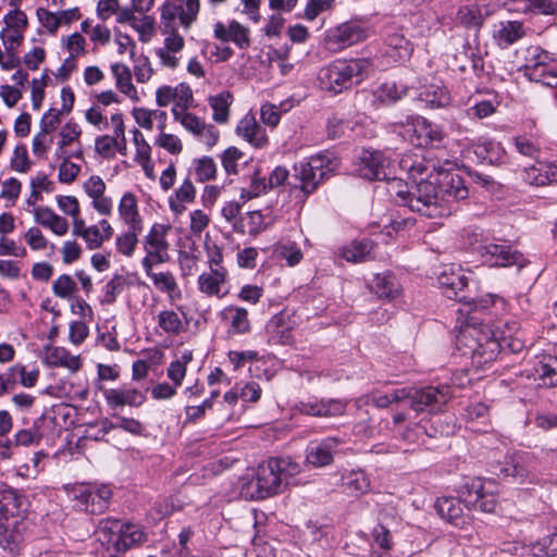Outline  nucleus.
Segmentation results:
<instances>
[{"label":"nucleus","mask_w":557,"mask_h":557,"mask_svg":"<svg viewBox=\"0 0 557 557\" xmlns=\"http://www.w3.org/2000/svg\"><path fill=\"white\" fill-rule=\"evenodd\" d=\"M370 289L379 298L393 299L400 293V285L397 278L389 272L376 274L370 284Z\"/></svg>","instance_id":"obj_32"},{"label":"nucleus","mask_w":557,"mask_h":557,"mask_svg":"<svg viewBox=\"0 0 557 557\" xmlns=\"http://www.w3.org/2000/svg\"><path fill=\"white\" fill-rule=\"evenodd\" d=\"M159 326L169 334H178L183 330L180 314L173 310H164L158 314Z\"/></svg>","instance_id":"obj_49"},{"label":"nucleus","mask_w":557,"mask_h":557,"mask_svg":"<svg viewBox=\"0 0 557 557\" xmlns=\"http://www.w3.org/2000/svg\"><path fill=\"white\" fill-rule=\"evenodd\" d=\"M368 69L369 61L366 59H337L320 70V86L324 90L339 94L359 84Z\"/></svg>","instance_id":"obj_4"},{"label":"nucleus","mask_w":557,"mask_h":557,"mask_svg":"<svg viewBox=\"0 0 557 557\" xmlns=\"http://www.w3.org/2000/svg\"><path fill=\"white\" fill-rule=\"evenodd\" d=\"M364 38L362 28L354 23H344L327 32V49L336 52L350 47Z\"/></svg>","instance_id":"obj_14"},{"label":"nucleus","mask_w":557,"mask_h":557,"mask_svg":"<svg viewBox=\"0 0 557 557\" xmlns=\"http://www.w3.org/2000/svg\"><path fill=\"white\" fill-rule=\"evenodd\" d=\"M407 94L405 87L399 88L394 82L383 83L375 91L376 99L384 103L389 104L400 100Z\"/></svg>","instance_id":"obj_47"},{"label":"nucleus","mask_w":557,"mask_h":557,"mask_svg":"<svg viewBox=\"0 0 557 557\" xmlns=\"http://www.w3.org/2000/svg\"><path fill=\"white\" fill-rule=\"evenodd\" d=\"M399 166L416 183L409 208L422 215L433 219L448 216L451 213L450 202L469 196V189L459 174L445 171L422 156L406 154L400 159Z\"/></svg>","instance_id":"obj_1"},{"label":"nucleus","mask_w":557,"mask_h":557,"mask_svg":"<svg viewBox=\"0 0 557 557\" xmlns=\"http://www.w3.org/2000/svg\"><path fill=\"white\" fill-rule=\"evenodd\" d=\"M407 395V388L394 389L391 393L386 394L373 393L371 395H363L357 398L356 406L358 408H361L362 406L372 403L377 408H386L392 404L405 401Z\"/></svg>","instance_id":"obj_33"},{"label":"nucleus","mask_w":557,"mask_h":557,"mask_svg":"<svg viewBox=\"0 0 557 557\" xmlns=\"http://www.w3.org/2000/svg\"><path fill=\"white\" fill-rule=\"evenodd\" d=\"M133 116L140 127L151 131L154 119H163L164 111L135 108L133 109Z\"/></svg>","instance_id":"obj_54"},{"label":"nucleus","mask_w":557,"mask_h":557,"mask_svg":"<svg viewBox=\"0 0 557 557\" xmlns=\"http://www.w3.org/2000/svg\"><path fill=\"white\" fill-rule=\"evenodd\" d=\"M497 468L498 469L495 470L496 474L503 475L505 478L510 476L519 480L520 482H523L529 475L528 470L522 463V457L520 455L506 457L504 463H499Z\"/></svg>","instance_id":"obj_40"},{"label":"nucleus","mask_w":557,"mask_h":557,"mask_svg":"<svg viewBox=\"0 0 557 557\" xmlns=\"http://www.w3.org/2000/svg\"><path fill=\"white\" fill-rule=\"evenodd\" d=\"M172 231L171 224L153 223L148 230L147 234L143 237V249L145 257L141 260V267H149V264H162L170 261L169 234Z\"/></svg>","instance_id":"obj_7"},{"label":"nucleus","mask_w":557,"mask_h":557,"mask_svg":"<svg viewBox=\"0 0 557 557\" xmlns=\"http://www.w3.org/2000/svg\"><path fill=\"white\" fill-rule=\"evenodd\" d=\"M232 100V95L228 91H222L209 98V104L213 110L212 117L215 122L224 124L228 121Z\"/></svg>","instance_id":"obj_42"},{"label":"nucleus","mask_w":557,"mask_h":557,"mask_svg":"<svg viewBox=\"0 0 557 557\" xmlns=\"http://www.w3.org/2000/svg\"><path fill=\"white\" fill-rule=\"evenodd\" d=\"M534 556H554L557 554V533H553L533 546Z\"/></svg>","instance_id":"obj_64"},{"label":"nucleus","mask_w":557,"mask_h":557,"mask_svg":"<svg viewBox=\"0 0 557 557\" xmlns=\"http://www.w3.org/2000/svg\"><path fill=\"white\" fill-rule=\"evenodd\" d=\"M53 143V136L50 133L39 131L33 138L32 150L37 158H46L48 150Z\"/></svg>","instance_id":"obj_61"},{"label":"nucleus","mask_w":557,"mask_h":557,"mask_svg":"<svg viewBox=\"0 0 557 557\" xmlns=\"http://www.w3.org/2000/svg\"><path fill=\"white\" fill-rule=\"evenodd\" d=\"M23 239L34 251L45 250L48 247V239L37 226L29 227L24 234Z\"/></svg>","instance_id":"obj_57"},{"label":"nucleus","mask_w":557,"mask_h":557,"mask_svg":"<svg viewBox=\"0 0 557 557\" xmlns=\"http://www.w3.org/2000/svg\"><path fill=\"white\" fill-rule=\"evenodd\" d=\"M222 320L227 325L228 334H245L250 331L248 311L237 306H228L221 312Z\"/></svg>","instance_id":"obj_26"},{"label":"nucleus","mask_w":557,"mask_h":557,"mask_svg":"<svg viewBox=\"0 0 557 557\" xmlns=\"http://www.w3.org/2000/svg\"><path fill=\"white\" fill-rule=\"evenodd\" d=\"M81 134L82 129L75 122L70 121L62 126L60 131V140L58 143L59 147L55 152L58 158L63 157L65 147L78 141Z\"/></svg>","instance_id":"obj_46"},{"label":"nucleus","mask_w":557,"mask_h":557,"mask_svg":"<svg viewBox=\"0 0 557 557\" xmlns=\"http://www.w3.org/2000/svg\"><path fill=\"white\" fill-rule=\"evenodd\" d=\"M195 175L198 181L206 182L215 176L216 165L212 158L202 157L194 161Z\"/></svg>","instance_id":"obj_56"},{"label":"nucleus","mask_w":557,"mask_h":557,"mask_svg":"<svg viewBox=\"0 0 557 557\" xmlns=\"http://www.w3.org/2000/svg\"><path fill=\"white\" fill-rule=\"evenodd\" d=\"M419 99L430 108H444L450 103L448 90L441 84H430L423 87Z\"/></svg>","instance_id":"obj_37"},{"label":"nucleus","mask_w":557,"mask_h":557,"mask_svg":"<svg viewBox=\"0 0 557 557\" xmlns=\"http://www.w3.org/2000/svg\"><path fill=\"white\" fill-rule=\"evenodd\" d=\"M62 44L70 53V57L67 58V63H71L72 67H76L75 59L78 55L84 54L86 52L85 38L81 34L74 33L67 37L62 38Z\"/></svg>","instance_id":"obj_48"},{"label":"nucleus","mask_w":557,"mask_h":557,"mask_svg":"<svg viewBox=\"0 0 557 557\" xmlns=\"http://www.w3.org/2000/svg\"><path fill=\"white\" fill-rule=\"evenodd\" d=\"M437 281L447 298H456L459 301H467V297L459 295L468 285V277L461 267L447 264L441 268Z\"/></svg>","instance_id":"obj_13"},{"label":"nucleus","mask_w":557,"mask_h":557,"mask_svg":"<svg viewBox=\"0 0 557 557\" xmlns=\"http://www.w3.org/2000/svg\"><path fill=\"white\" fill-rule=\"evenodd\" d=\"M301 412L314 417H337L346 410V403L341 399H322L301 403Z\"/></svg>","instance_id":"obj_24"},{"label":"nucleus","mask_w":557,"mask_h":557,"mask_svg":"<svg viewBox=\"0 0 557 557\" xmlns=\"http://www.w3.org/2000/svg\"><path fill=\"white\" fill-rule=\"evenodd\" d=\"M460 496L468 509H479L482 512H494L498 498L492 482H483L480 478L470 479L460 491Z\"/></svg>","instance_id":"obj_8"},{"label":"nucleus","mask_w":557,"mask_h":557,"mask_svg":"<svg viewBox=\"0 0 557 557\" xmlns=\"http://www.w3.org/2000/svg\"><path fill=\"white\" fill-rule=\"evenodd\" d=\"M372 249L371 240L354 242L341 250V257L348 262L359 263L368 260Z\"/></svg>","instance_id":"obj_41"},{"label":"nucleus","mask_w":557,"mask_h":557,"mask_svg":"<svg viewBox=\"0 0 557 557\" xmlns=\"http://www.w3.org/2000/svg\"><path fill=\"white\" fill-rule=\"evenodd\" d=\"M525 35L523 24L519 21H504L495 25L493 38L498 47L506 49Z\"/></svg>","instance_id":"obj_21"},{"label":"nucleus","mask_w":557,"mask_h":557,"mask_svg":"<svg viewBox=\"0 0 557 557\" xmlns=\"http://www.w3.org/2000/svg\"><path fill=\"white\" fill-rule=\"evenodd\" d=\"M244 157V153L236 147H228L226 148L222 156H221V162L222 166L225 170L227 174H237V162L242 160Z\"/></svg>","instance_id":"obj_62"},{"label":"nucleus","mask_w":557,"mask_h":557,"mask_svg":"<svg viewBox=\"0 0 557 557\" xmlns=\"http://www.w3.org/2000/svg\"><path fill=\"white\" fill-rule=\"evenodd\" d=\"M46 363L51 367H62L72 372L79 370L82 362L79 356H73L64 347H48Z\"/></svg>","instance_id":"obj_31"},{"label":"nucleus","mask_w":557,"mask_h":557,"mask_svg":"<svg viewBox=\"0 0 557 557\" xmlns=\"http://www.w3.org/2000/svg\"><path fill=\"white\" fill-rule=\"evenodd\" d=\"M277 255L285 259L289 267L298 264L302 259V252L295 243L280 244L276 248Z\"/></svg>","instance_id":"obj_58"},{"label":"nucleus","mask_w":557,"mask_h":557,"mask_svg":"<svg viewBox=\"0 0 557 557\" xmlns=\"http://www.w3.org/2000/svg\"><path fill=\"white\" fill-rule=\"evenodd\" d=\"M96 536L110 557H117L121 553L147 540V535L139 525L123 523L116 519L100 521Z\"/></svg>","instance_id":"obj_3"},{"label":"nucleus","mask_w":557,"mask_h":557,"mask_svg":"<svg viewBox=\"0 0 557 557\" xmlns=\"http://www.w3.org/2000/svg\"><path fill=\"white\" fill-rule=\"evenodd\" d=\"M51 289L55 297L69 301L76 296L78 287L70 274H61L52 282Z\"/></svg>","instance_id":"obj_45"},{"label":"nucleus","mask_w":557,"mask_h":557,"mask_svg":"<svg viewBox=\"0 0 557 557\" xmlns=\"http://www.w3.org/2000/svg\"><path fill=\"white\" fill-rule=\"evenodd\" d=\"M397 125L405 126L403 122L395 124V126ZM406 127V133H412L409 140L416 146H435L445 138L442 127L432 124L422 116H408Z\"/></svg>","instance_id":"obj_12"},{"label":"nucleus","mask_w":557,"mask_h":557,"mask_svg":"<svg viewBox=\"0 0 557 557\" xmlns=\"http://www.w3.org/2000/svg\"><path fill=\"white\" fill-rule=\"evenodd\" d=\"M481 255L492 267H524L525 259L523 256L512 250L505 244H486L481 248Z\"/></svg>","instance_id":"obj_16"},{"label":"nucleus","mask_w":557,"mask_h":557,"mask_svg":"<svg viewBox=\"0 0 557 557\" xmlns=\"http://www.w3.org/2000/svg\"><path fill=\"white\" fill-rule=\"evenodd\" d=\"M34 221L40 226L50 230L57 236H63L69 231L66 219L57 214L47 206H39L32 210Z\"/></svg>","instance_id":"obj_20"},{"label":"nucleus","mask_w":557,"mask_h":557,"mask_svg":"<svg viewBox=\"0 0 557 557\" xmlns=\"http://www.w3.org/2000/svg\"><path fill=\"white\" fill-rule=\"evenodd\" d=\"M226 277V270L213 269L209 272H203L198 277V288L206 295L221 296V286L225 283Z\"/></svg>","instance_id":"obj_34"},{"label":"nucleus","mask_w":557,"mask_h":557,"mask_svg":"<svg viewBox=\"0 0 557 557\" xmlns=\"http://www.w3.org/2000/svg\"><path fill=\"white\" fill-rule=\"evenodd\" d=\"M143 228L144 227H139L138 230H135L127 227V231L119 234L115 238L116 251L124 257H133L139 242L138 236L143 232Z\"/></svg>","instance_id":"obj_43"},{"label":"nucleus","mask_w":557,"mask_h":557,"mask_svg":"<svg viewBox=\"0 0 557 557\" xmlns=\"http://www.w3.org/2000/svg\"><path fill=\"white\" fill-rule=\"evenodd\" d=\"M21 190L22 183L15 177H10L1 183L0 198L7 202L5 207H13L16 203Z\"/></svg>","instance_id":"obj_51"},{"label":"nucleus","mask_w":557,"mask_h":557,"mask_svg":"<svg viewBox=\"0 0 557 557\" xmlns=\"http://www.w3.org/2000/svg\"><path fill=\"white\" fill-rule=\"evenodd\" d=\"M406 400L416 412L434 411L445 405L450 398V387L442 385L438 387L428 386L424 388H407Z\"/></svg>","instance_id":"obj_11"},{"label":"nucleus","mask_w":557,"mask_h":557,"mask_svg":"<svg viewBox=\"0 0 557 557\" xmlns=\"http://www.w3.org/2000/svg\"><path fill=\"white\" fill-rule=\"evenodd\" d=\"M370 479L363 470L352 469L342 474V487L350 496H361L370 491Z\"/></svg>","instance_id":"obj_28"},{"label":"nucleus","mask_w":557,"mask_h":557,"mask_svg":"<svg viewBox=\"0 0 557 557\" xmlns=\"http://www.w3.org/2000/svg\"><path fill=\"white\" fill-rule=\"evenodd\" d=\"M172 114L174 116V120L180 122L181 125L188 131L189 133L198 136V134L205 129L206 123L196 116L195 114L184 111L176 113V110H172Z\"/></svg>","instance_id":"obj_52"},{"label":"nucleus","mask_w":557,"mask_h":557,"mask_svg":"<svg viewBox=\"0 0 557 557\" xmlns=\"http://www.w3.org/2000/svg\"><path fill=\"white\" fill-rule=\"evenodd\" d=\"M236 134L255 148H263L268 145L265 129L251 114H246L239 120L236 126Z\"/></svg>","instance_id":"obj_18"},{"label":"nucleus","mask_w":557,"mask_h":557,"mask_svg":"<svg viewBox=\"0 0 557 557\" xmlns=\"http://www.w3.org/2000/svg\"><path fill=\"white\" fill-rule=\"evenodd\" d=\"M175 104L172 110L176 113L187 111L188 108L194 106V95L189 85L181 83L174 87Z\"/></svg>","instance_id":"obj_50"},{"label":"nucleus","mask_w":557,"mask_h":557,"mask_svg":"<svg viewBox=\"0 0 557 557\" xmlns=\"http://www.w3.org/2000/svg\"><path fill=\"white\" fill-rule=\"evenodd\" d=\"M539 380L544 386H557V357H544L535 369Z\"/></svg>","instance_id":"obj_44"},{"label":"nucleus","mask_w":557,"mask_h":557,"mask_svg":"<svg viewBox=\"0 0 557 557\" xmlns=\"http://www.w3.org/2000/svg\"><path fill=\"white\" fill-rule=\"evenodd\" d=\"M300 471L299 463L289 457L270 458L258 466L252 476L239 481V492L245 499H263L283 491L284 482Z\"/></svg>","instance_id":"obj_2"},{"label":"nucleus","mask_w":557,"mask_h":557,"mask_svg":"<svg viewBox=\"0 0 557 557\" xmlns=\"http://www.w3.org/2000/svg\"><path fill=\"white\" fill-rule=\"evenodd\" d=\"M181 8L182 7H176L171 3H164L161 7L160 20L162 25V34L170 33L172 29L177 30L174 22L176 16H178Z\"/></svg>","instance_id":"obj_60"},{"label":"nucleus","mask_w":557,"mask_h":557,"mask_svg":"<svg viewBox=\"0 0 557 557\" xmlns=\"http://www.w3.org/2000/svg\"><path fill=\"white\" fill-rule=\"evenodd\" d=\"M156 264H149V267H143L146 275L152 281L156 288L162 293L168 294L172 299L181 297V290L178 288L174 274L170 271L165 272H153Z\"/></svg>","instance_id":"obj_29"},{"label":"nucleus","mask_w":557,"mask_h":557,"mask_svg":"<svg viewBox=\"0 0 557 557\" xmlns=\"http://www.w3.org/2000/svg\"><path fill=\"white\" fill-rule=\"evenodd\" d=\"M111 72L115 79L116 88L133 100H137V90L132 83V72L129 67L123 63H113L111 65Z\"/></svg>","instance_id":"obj_38"},{"label":"nucleus","mask_w":557,"mask_h":557,"mask_svg":"<svg viewBox=\"0 0 557 557\" xmlns=\"http://www.w3.org/2000/svg\"><path fill=\"white\" fill-rule=\"evenodd\" d=\"M74 506L94 515L103 512L112 497V491L104 484L77 483L64 486Z\"/></svg>","instance_id":"obj_6"},{"label":"nucleus","mask_w":557,"mask_h":557,"mask_svg":"<svg viewBox=\"0 0 557 557\" xmlns=\"http://www.w3.org/2000/svg\"><path fill=\"white\" fill-rule=\"evenodd\" d=\"M156 145L163 148L171 154H178L183 150L182 140L176 135L168 134L165 132H160L156 139Z\"/></svg>","instance_id":"obj_63"},{"label":"nucleus","mask_w":557,"mask_h":557,"mask_svg":"<svg viewBox=\"0 0 557 557\" xmlns=\"http://www.w3.org/2000/svg\"><path fill=\"white\" fill-rule=\"evenodd\" d=\"M103 396L111 408L138 407L146 399L145 394L135 388H109L103 392Z\"/></svg>","instance_id":"obj_22"},{"label":"nucleus","mask_w":557,"mask_h":557,"mask_svg":"<svg viewBox=\"0 0 557 557\" xmlns=\"http://www.w3.org/2000/svg\"><path fill=\"white\" fill-rule=\"evenodd\" d=\"M163 46L154 50L160 60V64L166 69L175 70L181 64L182 51L185 47V39L177 30L164 33Z\"/></svg>","instance_id":"obj_15"},{"label":"nucleus","mask_w":557,"mask_h":557,"mask_svg":"<svg viewBox=\"0 0 557 557\" xmlns=\"http://www.w3.org/2000/svg\"><path fill=\"white\" fill-rule=\"evenodd\" d=\"M386 54L394 62H403L410 58L413 48L408 39L401 33L393 32L387 35L386 40Z\"/></svg>","instance_id":"obj_30"},{"label":"nucleus","mask_w":557,"mask_h":557,"mask_svg":"<svg viewBox=\"0 0 557 557\" xmlns=\"http://www.w3.org/2000/svg\"><path fill=\"white\" fill-rule=\"evenodd\" d=\"M359 160L357 171L361 177L369 181H389L394 178L395 164L384 152L363 149Z\"/></svg>","instance_id":"obj_10"},{"label":"nucleus","mask_w":557,"mask_h":557,"mask_svg":"<svg viewBox=\"0 0 557 557\" xmlns=\"http://www.w3.org/2000/svg\"><path fill=\"white\" fill-rule=\"evenodd\" d=\"M527 64L525 74L530 77V73L534 70L544 72L550 69L549 63L554 60L553 57L539 46H531L527 49Z\"/></svg>","instance_id":"obj_39"},{"label":"nucleus","mask_w":557,"mask_h":557,"mask_svg":"<svg viewBox=\"0 0 557 557\" xmlns=\"http://www.w3.org/2000/svg\"><path fill=\"white\" fill-rule=\"evenodd\" d=\"M339 444L341 441L336 437H326L320 442H311L307 447V462L314 468L331 465Z\"/></svg>","instance_id":"obj_17"},{"label":"nucleus","mask_w":557,"mask_h":557,"mask_svg":"<svg viewBox=\"0 0 557 557\" xmlns=\"http://www.w3.org/2000/svg\"><path fill=\"white\" fill-rule=\"evenodd\" d=\"M462 498L441 497L435 503L436 512L448 522L455 525H462L466 522L461 505Z\"/></svg>","instance_id":"obj_27"},{"label":"nucleus","mask_w":557,"mask_h":557,"mask_svg":"<svg viewBox=\"0 0 557 557\" xmlns=\"http://www.w3.org/2000/svg\"><path fill=\"white\" fill-rule=\"evenodd\" d=\"M523 180L531 185L545 186L557 182V164L537 161L524 169Z\"/></svg>","instance_id":"obj_25"},{"label":"nucleus","mask_w":557,"mask_h":557,"mask_svg":"<svg viewBox=\"0 0 557 557\" xmlns=\"http://www.w3.org/2000/svg\"><path fill=\"white\" fill-rule=\"evenodd\" d=\"M119 216L121 221L131 228L144 227L143 218L139 213L137 197L131 193H124L119 202Z\"/></svg>","instance_id":"obj_23"},{"label":"nucleus","mask_w":557,"mask_h":557,"mask_svg":"<svg viewBox=\"0 0 557 557\" xmlns=\"http://www.w3.org/2000/svg\"><path fill=\"white\" fill-rule=\"evenodd\" d=\"M21 498L17 493L0 483V545L13 550L22 541Z\"/></svg>","instance_id":"obj_5"},{"label":"nucleus","mask_w":557,"mask_h":557,"mask_svg":"<svg viewBox=\"0 0 557 557\" xmlns=\"http://www.w3.org/2000/svg\"><path fill=\"white\" fill-rule=\"evenodd\" d=\"M335 170V164L325 156H314L308 161L299 162L295 166L296 177L300 181V188L306 194H310L331 172Z\"/></svg>","instance_id":"obj_9"},{"label":"nucleus","mask_w":557,"mask_h":557,"mask_svg":"<svg viewBox=\"0 0 557 557\" xmlns=\"http://www.w3.org/2000/svg\"><path fill=\"white\" fill-rule=\"evenodd\" d=\"M125 285V277L123 275L115 274L103 287L102 302L108 305L115 302L117 296L124 290Z\"/></svg>","instance_id":"obj_53"},{"label":"nucleus","mask_w":557,"mask_h":557,"mask_svg":"<svg viewBox=\"0 0 557 557\" xmlns=\"http://www.w3.org/2000/svg\"><path fill=\"white\" fill-rule=\"evenodd\" d=\"M72 234L81 237L89 250L99 249L103 243L101 231L98 225H86L85 221L72 222Z\"/></svg>","instance_id":"obj_35"},{"label":"nucleus","mask_w":557,"mask_h":557,"mask_svg":"<svg viewBox=\"0 0 557 557\" xmlns=\"http://www.w3.org/2000/svg\"><path fill=\"white\" fill-rule=\"evenodd\" d=\"M96 152L104 159H112L115 156V151H119L122 156H126L127 147L126 139L122 141L116 135H102L95 140Z\"/></svg>","instance_id":"obj_36"},{"label":"nucleus","mask_w":557,"mask_h":557,"mask_svg":"<svg viewBox=\"0 0 557 557\" xmlns=\"http://www.w3.org/2000/svg\"><path fill=\"white\" fill-rule=\"evenodd\" d=\"M265 331L269 343L273 345H287L293 342V325L284 312L273 315L267 323Z\"/></svg>","instance_id":"obj_19"},{"label":"nucleus","mask_w":557,"mask_h":557,"mask_svg":"<svg viewBox=\"0 0 557 557\" xmlns=\"http://www.w3.org/2000/svg\"><path fill=\"white\" fill-rule=\"evenodd\" d=\"M3 22L5 24L4 28H8L10 30L13 29L25 33L28 26V20L26 14L18 9L9 11L4 15Z\"/></svg>","instance_id":"obj_59"},{"label":"nucleus","mask_w":557,"mask_h":557,"mask_svg":"<svg viewBox=\"0 0 557 557\" xmlns=\"http://www.w3.org/2000/svg\"><path fill=\"white\" fill-rule=\"evenodd\" d=\"M457 21L468 28H479L482 25V15L475 7H462L457 12Z\"/></svg>","instance_id":"obj_55"}]
</instances>
